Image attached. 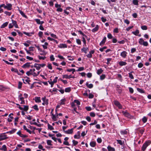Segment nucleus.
Listing matches in <instances>:
<instances>
[{
  "mask_svg": "<svg viewBox=\"0 0 151 151\" xmlns=\"http://www.w3.org/2000/svg\"><path fill=\"white\" fill-rule=\"evenodd\" d=\"M107 37L108 38L111 39L112 37V35L110 33H109L108 34Z\"/></svg>",
  "mask_w": 151,
  "mask_h": 151,
  "instance_id": "58",
  "label": "nucleus"
},
{
  "mask_svg": "<svg viewBox=\"0 0 151 151\" xmlns=\"http://www.w3.org/2000/svg\"><path fill=\"white\" fill-rule=\"evenodd\" d=\"M105 76L104 74H103L100 76V79L101 80H103L105 78Z\"/></svg>",
  "mask_w": 151,
  "mask_h": 151,
  "instance_id": "50",
  "label": "nucleus"
},
{
  "mask_svg": "<svg viewBox=\"0 0 151 151\" xmlns=\"http://www.w3.org/2000/svg\"><path fill=\"white\" fill-rule=\"evenodd\" d=\"M32 108L36 111L38 110V107L37 105H35L32 106Z\"/></svg>",
  "mask_w": 151,
  "mask_h": 151,
  "instance_id": "51",
  "label": "nucleus"
},
{
  "mask_svg": "<svg viewBox=\"0 0 151 151\" xmlns=\"http://www.w3.org/2000/svg\"><path fill=\"white\" fill-rule=\"evenodd\" d=\"M127 52L125 51H123L120 54L121 56L124 58H125L127 56Z\"/></svg>",
  "mask_w": 151,
  "mask_h": 151,
  "instance_id": "9",
  "label": "nucleus"
},
{
  "mask_svg": "<svg viewBox=\"0 0 151 151\" xmlns=\"http://www.w3.org/2000/svg\"><path fill=\"white\" fill-rule=\"evenodd\" d=\"M23 82L25 83H29V79L28 77H26L24 79H22Z\"/></svg>",
  "mask_w": 151,
  "mask_h": 151,
  "instance_id": "15",
  "label": "nucleus"
},
{
  "mask_svg": "<svg viewBox=\"0 0 151 151\" xmlns=\"http://www.w3.org/2000/svg\"><path fill=\"white\" fill-rule=\"evenodd\" d=\"M15 130L14 129V130L10 131L9 132H6V133H9L10 134H12L14 133L15 132Z\"/></svg>",
  "mask_w": 151,
  "mask_h": 151,
  "instance_id": "47",
  "label": "nucleus"
},
{
  "mask_svg": "<svg viewBox=\"0 0 151 151\" xmlns=\"http://www.w3.org/2000/svg\"><path fill=\"white\" fill-rule=\"evenodd\" d=\"M103 70L100 68L97 70V73L98 75H100L103 72Z\"/></svg>",
  "mask_w": 151,
  "mask_h": 151,
  "instance_id": "29",
  "label": "nucleus"
},
{
  "mask_svg": "<svg viewBox=\"0 0 151 151\" xmlns=\"http://www.w3.org/2000/svg\"><path fill=\"white\" fill-rule=\"evenodd\" d=\"M84 68L83 67H80L79 69L77 70V71H80L83 70Z\"/></svg>",
  "mask_w": 151,
  "mask_h": 151,
  "instance_id": "53",
  "label": "nucleus"
},
{
  "mask_svg": "<svg viewBox=\"0 0 151 151\" xmlns=\"http://www.w3.org/2000/svg\"><path fill=\"white\" fill-rule=\"evenodd\" d=\"M19 13H20V14L24 17L25 18H27V17L26 15H25V14L24 13L22 12V11L20 10H19Z\"/></svg>",
  "mask_w": 151,
  "mask_h": 151,
  "instance_id": "21",
  "label": "nucleus"
},
{
  "mask_svg": "<svg viewBox=\"0 0 151 151\" xmlns=\"http://www.w3.org/2000/svg\"><path fill=\"white\" fill-rule=\"evenodd\" d=\"M8 24V22H6L4 23L1 26V28H4L5 27H6L7 26Z\"/></svg>",
  "mask_w": 151,
  "mask_h": 151,
  "instance_id": "24",
  "label": "nucleus"
},
{
  "mask_svg": "<svg viewBox=\"0 0 151 151\" xmlns=\"http://www.w3.org/2000/svg\"><path fill=\"white\" fill-rule=\"evenodd\" d=\"M141 29L143 30H146L147 29V27L146 25H143L141 27Z\"/></svg>",
  "mask_w": 151,
  "mask_h": 151,
  "instance_id": "36",
  "label": "nucleus"
},
{
  "mask_svg": "<svg viewBox=\"0 0 151 151\" xmlns=\"http://www.w3.org/2000/svg\"><path fill=\"white\" fill-rule=\"evenodd\" d=\"M151 141L150 140H148L146 141L143 145L142 150L143 151H144L147 147L151 143Z\"/></svg>",
  "mask_w": 151,
  "mask_h": 151,
  "instance_id": "2",
  "label": "nucleus"
},
{
  "mask_svg": "<svg viewBox=\"0 0 151 151\" xmlns=\"http://www.w3.org/2000/svg\"><path fill=\"white\" fill-rule=\"evenodd\" d=\"M147 119L145 116H144L142 119V121L144 123H146L147 121Z\"/></svg>",
  "mask_w": 151,
  "mask_h": 151,
  "instance_id": "30",
  "label": "nucleus"
},
{
  "mask_svg": "<svg viewBox=\"0 0 151 151\" xmlns=\"http://www.w3.org/2000/svg\"><path fill=\"white\" fill-rule=\"evenodd\" d=\"M90 145L92 147H94L96 145V142L93 141L91 142L90 143Z\"/></svg>",
  "mask_w": 151,
  "mask_h": 151,
  "instance_id": "31",
  "label": "nucleus"
},
{
  "mask_svg": "<svg viewBox=\"0 0 151 151\" xmlns=\"http://www.w3.org/2000/svg\"><path fill=\"white\" fill-rule=\"evenodd\" d=\"M133 3L135 5H137L138 4L137 0H133Z\"/></svg>",
  "mask_w": 151,
  "mask_h": 151,
  "instance_id": "37",
  "label": "nucleus"
},
{
  "mask_svg": "<svg viewBox=\"0 0 151 151\" xmlns=\"http://www.w3.org/2000/svg\"><path fill=\"white\" fill-rule=\"evenodd\" d=\"M52 119L54 121H56L57 120V117L58 116V115H57V116H56L55 115L53 114H52Z\"/></svg>",
  "mask_w": 151,
  "mask_h": 151,
  "instance_id": "25",
  "label": "nucleus"
},
{
  "mask_svg": "<svg viewBox=\"0 0 151 151\" xmlns=\"http://www.w3.org/2000/svg\"><path fill=\"white\" fill-rule=\"evenodd\" d=\"M22 83L21 82L19 81L18 84V88L19 89H20L22 88Z\"/></svg>",
  "mask_w": 151,
  "mask_h": 151,
  "instance_id": "38",
  "label": "nucleus"
},
{
  "mask_svg": "<svg viewBox=\"0 0 151 151\" xmlns=\"http://www.w3.org/2000/svg\"><path fill=\"white\" fill-rule=\"evenodd\" d=\"M48 129L50 130H52L54 129V128L52 126L50 125L49 124H48Z\"/></svg>",
  "mask_w": 151,
  "mask_h": 151,
  "instance_id": "33",
  "label": "nucleus"
},
{
  "mask_svg": "<svg viewBox=\"0 0 151 151\" xmlns=\"http://www.w3.org/2000/svg\"><path fill=\"white\" fill-rule=\"evenodd\" d=\"M12 4H6V9L8 10H10L12 9Z\"/></svg>",
  "mask_w": 151,
  "mask_h": 151,
  "instance_id": "13",
  "label": "nucleus"
},
{
  "mask_svg": "<svg viewBox=\"0 0 151 151\" xmlns=\"http://www.w3.org/2000/svg\"><path fill=\"white\" fill-rule=\"evenodd\" d=\"M0 150L6 151L7 150V148L6 146L5 145H4L2 146V148H0Z\"/></svg>",
  "mask_w": 151,
  "mask_h": 151,
  "instance_id": "16",
  "label": "nucleus"
},
{
  "mask_svg": "<svg viewBox=\"0 0 151 151\" xmlns=\"http://www.w3.org/2000/svg\"><path fill=\"white\" fill-rule=\"evenodd\" d=\"M4 13L6 15H8L9 16H10L11 15V14H12L11 12H9L7 11H5Z\"/></svg>",
  "mask_w": 151,
  "mask_h": 151,
  "instance_id": "42",
  "label": "nucleus"
},
{
  "mask_svg": "<svg viewBox=\"0 0 151 151\" xmlns=\"http://www.w3.org/2000/svg\"><path fill=\"white\" fill-rule=\"evenodd\" d=\"M123 114L126 117L128 118H130L131 115L127 111H123Z\"/></svg>",
  "mask_w": 151,
  "mask_h": 151,
  "instance_id": "8",
  "label": "nucleus"
},
{
  "mask_svg": "<svg viewBox=\"0 0 151 151\" xmlns=\"http://www.w3.org/2000/svg\"><path fill=\"white\" fill-rule=\"evenodd\" d=\"M129 92L131 93H133V92H134V90H133V89L131 87H129Z\"/></svg>",
  "mask_w": 151,
  "mask_h": 151,
  "instance_id": "63",
  "label": "nucleus"
},
{
  "mask_svg": "<svg viewBox=\"0 0 151 151\" xmlns=\"http://www.w3.org/2000/svg\"><path fill=\"white\" fill-rule=\"evenodd\" d=\"M78 33H80V34L81 35H82L83 36H85L86 37V36L81 30H79L78 31Z\"/></svg>",
  "mask_w": 151,
  "mask_h": 151,
  "instance_id": "59",
  "label": "nucleus"
},
{
  "mask_svg": "<svg viewBox=\"0 0 151 151\" xmlns=\"http://www.w3.org/2000/svg\"><path fill=\"white\" fill-rule=\"evenodd\" d=\"M71 91V88L70 87L67 88H65V91L66 92H69Z\"/></svg>",
  "mask_w": 151,
  "mask_h": 151,
  "instance_id": "32",
  "label": "nucleus"
},
{
  "mask_svg": "<svg viewBox=\"0 0 151 151\" xmlns=\"http://www.w3.org/2000/svg\"><path fill=\"white\" fill-rule=\"evenodd\" d=\"M116 90L119 93H121L122 92V89L120 87H118L117 88Z\"/></svg>",
  "mask_w": 151,
  "mask_h": 151,
  "instance_id": "34",
  "label": "nucleus"
},
{
  "mask_svg": "<svg viewBox=\"0 0 151 151\" xmlns=\"http://www.w3.org/2000/svg\"><path fill=\"white\" fill-rule=\"evenodd\" d=\"M30 63H27L24 64L22 66V67L23 68H26L29 67L30 66Z\"/></svg>",
  "mask_w": 151,
  "mask_h": 151,
  "instance_id": "12",
  "label": "nucleus"
},
{
  "mask_svg": "<svg viewBox=\"0 0 151 151\" xmlns=\"http://www.w3.org/2000/svg\"><path fill=\"white\" fill-rule=\"evenodd\" d=\"M12 24L16 28H18V26L17 24V22L16 21L14 20L13 19L12 20Z\"/></svg>",
  "mask_w": 151,
  "mask_h": 151,
  "instance_id": "11",
  "label": "nucleus"
},
{
  "mask_svg": "<svg viewBox=\"0 0 151 151\" xmlns=\"http://www.w3.org/2000/svg\"><path fill=\"white\" fill-rule=\"evenodd\" d=\"M97 142L99 143H101L102 142V139L101 138H99L97 139Z\"/></svg>",
  "mask_w": 151,
  "mask_h": 151,
  "instance_id": "64",
  "label": "nucleus"
},
{
  "mask_svg": "<svg viewBox=\"0 0 151 151\" xmlns=\"http://www.w3.org/2000/svg\"><path fill=\"white\" fill-rule=\"evenodd\" d=\"M139 43L140 44L145 46H147L148 45V42L147 41H145L142 38L139 39Z\"/></svg>",
  "mask_w": 151,
  "mask_h": 151,
  "instance_id": "3",
  "label": "nucleus"
},
{
  "mask_svg": "<svg viewBox=\"0 0 151 151\" xmlns=\"http://www.w3.org/2000/svg\"><path fill=\"white\" fill-rule=\"evenodd\" d=\"M50 60L51 61H53L55 60V58L54 57V56L52 55L50 56Z\"/></svg>",
  "mask_w": 151,
  "mask_h": 151,
  "instance_id": "60",
  "label": "nucleus"
},
{
  "mask_svg": "<svg viewBox=\"0 0 151 151\" xmlns=\"http://www.w3.org/2000/svg\"><path fill=\"white\" fill-rule=\"evenodd\" d=\"M65 99H63L61 100V101L60 103V104H65Z\"/></svg>",
  "mask_w": 151,
  "mask_h": 151,
  "instance_id": "52",
  "label": "nucleus"
},
{
  "mask_svg": "<svg viewBox=\"0 0 151 151\" xmlns=\"http://www.w3.org/2000/svg\"><path fill=\"white\" fill-rule=\"evenodd\" d=\"M52 142V141L51 140H48L47 141V143L48 145H52V144H51Z\"/></svg>",
  "mask_w": 151,
  "mask_h": 151,
  "instance_id": "46",
  "label": "nucleus"
},
{
  "mask_svg": "<svg viewBox=\"0 0 151 151\" xmlns=\"http://www.w3.org/2000/svg\"><path fill=\"white\" fill-rule=\"evenodd\" d=\"M75 70L74 69L72 68L71 69H68L67 70V71L69 72L72 71V73L73 74L74 73L75 71Z\"/></svg>",
  "mask_w": 151,
  "mask_h": 151,
  "instance_id": "28",
  "label": "nucleus"
},
{
  "mask_svg": "<svg viewBox=\"0 0 151 151\" xmlns=\"http://www.w3.org/2000/svg\"><path fill=\"white\" fill-rule=\"evenodd\" d=\"M38 64L35 63L34 65L31 66V68H33L32 69H30L29 71H27L26 74L29 76L32 74L34 76H36L38 74Z\"/></svg>",
  "mask_w": 151,
  "mask_h": 151,
  "instance_id": "1",
  "label": "nucleus"
},
{
  "mask_svg": "<svg viewBox=\"0 0 151 151\" xmlns=\"http://www.w3.org/2000/svg\"><path fill=\"white\" fill-rule=\"evenodd\" d=\"M73 132V129L72 128L68 130L64 131L65 133L67 134H72Z\"/></svg>",
  "mask_w": 151,
  "mask_h": 151,
  "instance_id": "10",
  "label": "nucleus"
},
{
  "mask_svg": "<svg viewBox=\"0 0 151 151\" xmlns=\"http://www.w3.org/2000/svg\"><path fill=\"white\" fill-rule=\"evenodd\" d=\"M137 90L139 92H140V93H144V91L142 89L137 88Z\"/></svg>",
  "mask_w": 151,
  "mask_h": 151,
  "instance_id": "41",
  "label": "nucleus"
},
{
  "mask_svg": "<svg viewBox=\"0 0 151 151\" xmlns=\"http://www.w3.org/2000/svg\"><path fill=\"white\" fill-rule=\"evenodd\" d=\"M18 100L19 101H21L20 103L21 104H25V101L24 99V97L22 96V94H21L18 96Z\"/></svg>",
  "mask_w": 151,
  "mask_h": 151,
  "instance_id": "4",
  "label": "nucleus"
},
{
  "mask_svg": "<svg viewBox=\"0 0 151 151\" xmlns=\"http://www.w3.org/2000/svg\"><path fill=\"white\" fill-rule=\"evenodd\" d=\"M63 78L68 79V76L67 75H65L63 76Z\"/></svg>",
  "mask_w": 151,
  "mask_h": 151,
  "instance_id": "55",
  "label": "nucleus"
},
{
  "mask_svg": "<svg viewBox=\"0 0 151 151\" xmlns=\"http://www.w3.org/2000/svg\"><path fill=\"white\" fill-rule=\"evenodd\" d=\"M99 27L98 25H97L96 26V27L95 28H93L92 30V31L93 32H95L97 31L99 29Z\"/></svg>",
  "mask_w": 151,
  "mask_h": 151,
  "instance_id": "19",
  "label": "nucleus"
},
{
  "mask_svg": "<svg viewBox=\"0 0 151 151\" xmlns=\"http://www.w3.org/2000/svg\"><path fill=\"white\" fill-rule=\"evenodd\" d=\"M73 144L75 145H76L78 144V142L77 141H75L74 140H73L72 141Z\"/></svg>",
  "mask_w": 151,
  "mask_h": 151,
  "instance_id": "54",
  "label": "nucleus"
},
{
  "mask_svg": "<svg viewBox=\"0 0 151 151\" xmlns=\"http://www.w3.org/2000/svg\"><path fill=\"white\" fill-rule=\"evenodd\" d=\"M117 142L121 145H122L123 142L120 140H117Z\"/></svg>",
  "mask_w": 151,
  "mask_h": 151,
  "instance_id": "43",
  "label": "nucleus"
},
{
  "mask_svg": "<svg viewBox=\"0 0 151 151\" xmlns=\"http://www.w3.org/2000/svg\"><path fill=\"white\" fill-rule=\"evenodd\" d=\"M58 47L60 48H66L67 45L65 44H60Z\"/></svg>",
  "mask_w": 151,
  "mask_h": 151,
  "instance_id": "18",
  "label": "nucleus"
},
{
  "mask_svg": "<svg viewBox=\"0 0 151 151\" xmlns=\"http://www.w3.org/2000/svg\"><path fill=\"white\" fill-rule=\"evenodd\" d=\"M132 72H131L129 73V77L132 79L134 78L133 76L132 73Z\"/></svg>",
  "mask_w": 151,
  "mask_h": 151,
  "instance_id": "40",
  "label": "nucleus"
},
{
  "mask_svg": "<svg viewBox=\"0 0 151 151\" xmlns=\"http://www.w3.org/2000/svg\"><path fill=\"white\" fill-rule=\"evenodd\" d=\"M43 102L42 104L43 105H44L45 104H48V100L47 99H45V100L43 101Z\"/></svg>",
  "mask_w": 151,
  "mask_h": 151,
  "instance_id": "45",
  "label": "nucleus"
},
{
  "mask_svg": "<svg viewBox=\"0 0 151 151\" xmlns=\"http://www.w3.org/2000/svg\"><path fill=\"white\" fill-rule=\"evenodd\" d=\"M114 104L117 106L119 109H121L122 108V106L119 101H114Z\"/></svg>",
  "mask_w": 151,
  "mask_h": 151,
  "instance_id": "6",
  "label": "nucleus"
},
{
  "mask_svg": "<svg viewBox=\"0 0 151 151\" xmlns=\"http://www.w3.org/2000/svg\"><path fill=\"white\" fill-rule=\"evenodd\" d=\"M86 86L89 88H93V86L92 84H89L88 82H87L86 83Z\"/></svg>",
  "mask_w": 151,
  "mask_h": 151,
  "instance_id": "23",
  "label": "nucleus"
},
{
  "mask_svg": "<svg viewBox=\"0 0 151 151\" xmlns=\"http://www.w3.org/2000/svg\"><path fill=\"white\" fill-rule=\"evenodd\" d=\"M74 102L76 103L78 105L80 104V102L78 100H75L74 101Z\"/></svg>",
  "mask_w": 151,
  "mask_h": 151,
  "instance_id": "49",
  "label": "nucleus"
},
{
  "mask_svg": "<svg viewBox=\"0 0 151 151\" xmlns=\"http://www.w3.org/2000/svg\"><path fill=\"white\" fill-rule=\"evenodd\" d=\"M23 106H24V107L23 108V110L24 111H27L28 109V106H27L24 105Z\"/></svg>",
  "mask_w": 151,
  "mask_h": 151,
  "instance_id": "44",
  "label": "nucleus"
},
{
  "mask_svg": "<svg viewBox=\"0 0 151 151\" xmlns=\"http://www.w3.org/2000/svg\"><path fill=\"white\" fill-rule=\"evenodd\" d=\"M143 66V64L142 63H139L138 64V66L139 68H141Z\"/></svg>",
  "mask_w": 151,
  "mask_h": 151,
  "instance_id": "62",
  "label": "nucleus"
},
{
  "mask_svg": "<svg viewBox=\"0 0 151 151\" xmlns=\"http://www.w3.org/2000/svg\"><path fill=\"white\" fill-rule=\"evenodd\" d=\"M23 129L25 130H26L27 132L29 134H31V132L30 131L29 129H27L26 126L24 125L23 126Z\"/></svg>",
  "mask_w": 151,
  "mask_h": 151,
  "instance_id": "17",
  "label": "nucleus"
},
{
  "mask_svg": "<svg viewBox=\"0 0 151 151\" xmlns=\"http://www.w3.org/2000/svg\"><path fill=\"white\" fill-rule=\"evenodd\" d=\"M58 78V77H55L52 82L54 83H56Z\"/></svg>",
  "mask_w": 151,
  "mask_h": 151,
  "instance_id": "61",
  "label": "nucleus"
},
{
  "mask_svg": "<svg viewBox=\"0 0 151 151\" xmlns=\"http://www.w3.org/2000/svg\"><path fill=\"white\" fill-rule=\"evenodd\" d=\"M5 133L0 134V141L4 140L8 138V137H6V135L4 134Z\"/></svg>",
  "mask_w": 151,
  "mask_h": 151,
  "instance_id": "5",
  "label": "nucleus"
},
{
  "mask_svg": "<svg viewBox=\"0 0 151 151\" xmlns=\"http://www.w3.org/2000/svg\"><path fill=\"white\" fill-rule=\"evenodd\" d=\"M82 52H84L85 54L87 53V51H88V48H85L83 47L81 50Z\"/></svg>",
  "mask_w": 151,
  "mask_h": 151,
  "instance_id": "14",
  "label": "nucleus"
},
{
  "mask_svg": "<svg viewBox=\"0 0 151 151\" xmlns=\"http://www.w3.org/2000/svg\"><path fill=\"white\" fill-rule=\"evenodd\" d=\"M107 149L109 151H115L114 148L110 146L107 147Z\"/></svg>",
  "mask_w": 151,
  "mask_h": 151,
  "instance_id": "22",
  "label": "nucleus"
},
{
  "mask_svg": "<svg viewBox=\"0 0 151 151\" xmlns=\"http://www.w3.org/2000/svg\"><path fill=\"white\" fill-rule=\"evenodd\" d=\"M45 65V64H38V70L40 68V67H43Z\"/></svg>",
  "mask_w": 151,
  "mask_h": 151,
  "instance_id": "48",
  "label": "nucleus"
},
{
  "mask_svg": "<svg viewBox=\"0 0 151 151\" xmlns=\"http://www.w3.org/2000/svg\"><path fill=\"white\" fill-rule=\"evenodd\" d=\"M132 32L133 34L137 36L138 35V34L139 33V31L137 29L135 31Z\"/></svg>",
  "mask_w": 151,
  "mask_h": 151,
  "instance_id": "27",
  "label": "nucleus"
},
{
  "mask_svg": "<svg viewBox=\"0 0 151 151\" xmlns=\"http://www.w3.org/2000/svg\"><path fill=\"white\" fill-rule=\"evenodd\" d=\"M13 113H12L10 114L9 115V118L8 119V121L9 122H11L12 121V120L14 118L12 116H11V115H13Z\"/></svg>",
  "mask_w": 151,
  "mask_h": 151,
  "instance_id": "7",
  "label": "nucleus"
},
{
  "mask_svg": "<svg viewBox=\"0 0 151 151\" xmlns=\"http://www.w3.org/2000/svg\"><path fill=\"white\" fill-rule=\"evenodd\" d=\"M30 122L31 124H34L37 126H38L37 123L35 122V119H33L32 121H30Z\"/></svg>",
  "mask_w": 151,
  "mask_h": 151,
  "instance_id": "20",
  "label": "nucleus"
},
{
  "mask_svg": "<svg viewBox=\"0 0 151 151\" xmlns=\"http://www.w3.org/2000/svg\"><path fill=\"white\" fill-rule=\"evenodd\" d=\"M119 65L121 66L125 65H126L127 63L125 62L121 61L119 62Z\"/></svg>",
  "mask_w": 151,
  "mask_h": 151,
  "instance_id": "26",
  "label": "nucleus"
},
{
  "mask_svg": "<svg viewBox=\"0 0 151 151\" xmlns=\"http://www.w3.org/2000/svg\"><path fill=\"white\" fill-rule=\"evenodd\" d=\"M48 45L47 42H45L44 45H42V46L44 49H46L47 48V46Z\"/></svg>",
  "mask_w": 151,
  "mask_h": 151,
  "instance_id": "35",
  "label": "nucleus"
},
{
  "mask_svg": "<svg viewBox=\"0 0 151 151\" xmlns=\"http://www.w3.org/2000/svg\"><path fill=\"white\" fill-rule=\"evenodd\" d=\"M90 116L91 117H94L95 116V113L94 112H91L90 113Z\"/></svg>",
  "mask_w": 151,
  "mask_h": 151,
  "instance_id": "56",
  "label": "nucleus"
},
{
  "mask_svg": "<svg viewBox=\"0 0 151 151\" xmlns=\"http://www.w3.org/2000/svg\"><path fill=\"white\" fill-rule=\"evenodd\" d=\"M0 50L2 51H5L6 50V48L3 47H1L0 48Z\"/></svg>",
  "mask_w": 151,
  "mask_h": 151,
  "instance_id": "57",
  "label": "nucleus"
},
{
  "mask_svg": "<svg viewBox=\"0 0 151 151\" xmlns=\"http://www.w3.org/2000/svg\"><path fill=\"white\" fill-rule=\"evenodd\" d=\"M11 70L12 71H14L16 73H18V71L17 69L14 68H12L11 69Z\"/></svg>",
  "mask_w": 151,
  "mask_h": 151,
  "instance_id": "39",
  "label": "nucleus"
}]
</instances>
